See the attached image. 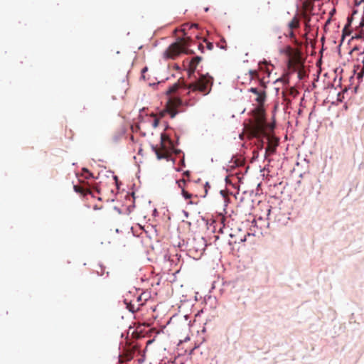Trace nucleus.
Instances as JSON below:
<instances>
[{"instance_id": "31", "label": "nucleus", "mask_w": 364, "mask_h": 364, "mask_svg": "<svg viewBox=\"0 0 364 364\" xmlns=\"http://www.w3.org/2000/svg\"><path fill=\"white\" fill-rule=\"evenodd\" d=\"M197 26H198V25H197V24H193V25L191 26V28H192V27H197Z\"/></svg>"}, {"instance_id": "9", "label": "nucleus", "mask_w": 364, "mask_h": 364, "mask_svg": "<svg viewBox=\"0 0 364 364\" xmlns=\"http://www.w3.org/2000/svg\"><path fill=\"white\" fill-rule=\"evenodd\" d=\"M202 60V58L200 56L194 57L191 59V60L189 62L188 65V73L189 75H191L194 73L196 71V69L199 64V63Z\"/></svg>"}, {"instance_id": "26", "label": "nucleus", "mask_w": 364, "mask_h": 364, "mask_svg": "<svg viewBox=\"0 0 364 364\" xmlns=\"http://www.w3.org/2000/svg\"><path fill=\"white\" fill-rule=\"evenodd\" d=\"M289 37L290 38H295V35H294V33L293 32L292 30H291L290 33H289Z\"/></svg>"}, {"instance_id": "16", "label": "nucleus", "mask_w": 364, "mask_h": 364, "mask_svg": "<svg viewBox=\"0 0 364 364\" xmlns=\"http://www.w3.org/2000/svg\"><path fill=\"white\" fill-rule=\"evenodd\" d=\"M176 183L178 184V187L182 189V188H185V185L186 183V181L184 178L180 179L178 181H176Z\"/></svg>"}, {"instance_id": "7", "label": "nucleus", "mask_w": 364, "mask_h": 364, "mask_svg": "<svg viewBox=\"0 0 364 364\" xmlns=\"http://www.w3.org/2000/svg\"><path fill=\"white\" fill-rule=\"evenodd\" d=\"M182 104L179 97H170L166 105V111L170 114L171 118L175 117L178 113L177 108Z\"/></svg>"}, {"instance_id": "32", "label": "nucleus", "mask_w": 364, "mask_h": 364, "mask_svg": "<svg viewBox=\"0 0 364 364\" xmlns=\"http://www.w3.org/2000/svg\"><path fill=\"white\" fill-rule=\"evenodd\" d=\"M181 164H184V159L181 160Z\"/></svg>"}, {"instance_id": "6", "label": "nucleus", "mask_w": 364, "mask_h": 364, "mask_svg": "<svg viewBox=\"0 0 364 364\" xmlns=\"http://www.w3.org/2000/svg\"><path fill=\"white\" fill-rule=\"evenodd\" d=\"M173 147L171 139L165 134L161 136L160 147H153L154 151L159 159H168L171 155V150Z\"/></svg>"}, {"instance_id": "13", "label": "nucleus", "mask_w": 364, "mask_h": 364, "mask_svg": "<svg viewBox=\"0 0 364 364\" xmlns=\"http://www.w3.org/2000/svg\"><path fill=\"white\" fill-rule=\"evenodd\" d=\"M179 84L176 83L173 85L171 87H169V89L167 91V94L171 95L172 93H174L176 92V90L179 88Z\"/></svg>"}, {"instance_id": "4", "label": "nucleus", "mask_w": 364, "mask_h": 364, "mask_svg": "<svg viewBox=\"0 0 364 364\" xmlns=\"http://www.w3.org/2000/svg\"><path fill=\"white\" fill-rule=\"evenodd\" d=\"M190 38H181L178 42H176L171 44L164 52V55L166 58L174 59L178 56L181 53L188 52L186 50V48L188 46V43Z\"/></svg>"}, {"instance_id": "19", "label": "nucleus", "mask_w": 364, "mask_h": 364, "mask_svg": "<svg viewBox=\"0 0 364 364\" xmlns=\"http://www.w3.org/2000/svg\"><path fill=\"white\" fill-rule=\"evenodd\" d=\"M249 90H250V92L256 95V94H257V92H259V90L256 87H251Z\"/></svg>"}, {"instance_id": "14", "label": "nucleus", "mask_w": 364, "mask_h": 364, "mask_svg": "<svg viewBox=\"0 0 364 364\" xmlns=\"http://www.w3.org/2000/svg\"><path fill=\"white\" fill-rule=\"evenodd\" d=\"M296 72L298 73V77L299 79H303L306 75L305 70H304V66L296 70Z\"/></svg>"}, {"instance_id": "22", "label": "nucleus", "mask_w": 364, "mask_h": 364, "mask_svg": "<svg viewBox=\"0 0 364 364\" xmlns=\"http://www.w3.org/2000/svg\"><path fill=\"white\" fill-rule=\"evenodd\" d=\"M207 48L208 50H212L213 48V44L212 43H207Z\"/></svg>"}, {"instance_id": "24", "label": "nucleus", "mask_w": 364, "mask_h": 364, "mask_svg": "<svg viewBox=\"0 0 364 364\" xmlns=\"http://www.w3.org/2000/svg\"><path fill=\"white\" fill-rule=\"evenodd\" d=\"M286 95H287V94H286V92H285L284 91H283V92H282V95H283V97H284V100L287 101V103H289V102H290V100H287V99L286 98Z\"/></svg>"}, {"instance_id": "11", "label": "nucleus", "mask_w": 364, "mask_h": 364, "mask_svg": "<svg viewBox=\"0 0 364 364\" xmlns=\"http://www.w3.org/2000/svg\"><path fill=\"white\" fill-rule=\"evenodd\" d=\"M73 188L76 193H77L83 196H87L88 194H92V191H90V188H85L83 186L75 185L73 186Z\"/></svg>"}, {"instance_id": "15", "label": "nucleus", "mask_w": 364, "mask_h": 364, "mask_svg": "<svg viewBox=\"0 0 364 364\" xmlns=\"http://www.w3.org/2000/svg\"><path fill=\"white\" fill-rule=\"evenodd\" d=\"M287 92L289 95L292 96L293 97H296L299 93L298 91L294 87H291L287 90Z\"/></svg>"}, {"instance_id": "3", "label": "nucleus", "mask_w": 364, "mask_h": 364, "mask_svg": "<svg viewBox=\"0 0 364 364\" xmlns=\"http://www.w3.org/2000/svg\"><path fill=\"white\" fill-rule=\"evenodd\" d=\"M259 71L257 70H250L249 74L251 80L257 79L259 81L261 87H267V84L269 82L268 78L270 76L272 70L269 69V66L273 67L272 64H267L266 62L262 64H259Z\"/></svg>"}, {"instance_id": "5", "label": "nucleus", "mask_w": 364, "mask_h": 364, "mask_svg": "<svg viewBox=\"0 0 364 364\" xmlns=\"http://www.w3.org/2000/svg\"><path fill=\"white\" fill-rule=\"evenodd\" d=\"M286 53L289 57L288 59V68L292 71L296 72L298 69L301 68L304 65V61L302 60L301 53L291 47L287 48Z\"/></svg>"}, {"instance_id": "25", "label": "nucleus", "mask_w": 364, "mask_h": 364, "mask_svg": "<svg viewBox=\"0 0 364 364\" xmlns=\"http://www.w3.org/2000/svg\"><path fill=\"white\" fill-rule=\"evenodd\" d=\"M183 176H186V177H189L190 176V171H185L183 173Z\"/></svg>"}, {"instance_id": "27", "label": "nucleus", "mask_w": 364, "mask_h": 364, "mask_svg": "<svg viewBox=\"0 0 364 364\" xmlns=\"http://www.w3.org/2000/svg\"><path fill=\"white\" fill-rule=\"evenodd\" d=\"M362 68H361V73H364V56H363V58L362 60Z\"/></svg>"}, {"instance_id": "23", "label": "nucleus", "mask_w": 364, "mask_h": 364, "mask_svg": "<svg viewBox=\"0 0 364 364\" xmlns=\"http://www.w3.org/2000/svg\"><path fill=\"white\" fill-rule=\"evenodd\" d=\"M147 70H148V68H147L146 67H145V68H144L142 69V70H141V74H142V77H143V78H145V76H144V74L145 73V72H146V71H147Z\"/></svg>"}, {"instance_id": "21", "label": "nucleus", "mask_w": 364, "mask_h": 364, "mask_svg": "<svg viewBox=\"0 0 364 364\" xmlns=\"http://www.w3.org/2000/svg\"><path fill=\"white\" fill-rule=\"evenodd\" d=\"M347 27L346 26L343 30V37H342V40H343L344 37L346 35L348 34V33H347Z\"/></svg>"}, {"instance_id": "2", "label": "nucleus", "mask_w": 364, "mask_h": 364, "mask_svg": "<svg viewBox=\"0 0 364 364\" xmlns=\"http://www.w3.org/2000/svg\"><path fill=\"white\" fill-rule=\"evenodd\" d=\"M213 84V79L208 75H200L198 80L195 82L184 85L186 89L193 92L198 91L201 92L203 95H206L211 91Z\"/></svg>"}, {"instance_id": "30", "label": "nucleus", "mask_w": 364, "mask_h": 364, "mask_svg": "<svg viewBox=\"0 0 364 364\" xmlns=\"http://www.w3.org/2000/svg\"><path fill=\"white\" fill-rule=\"evenodd\" d=\"M198 48H199L200 50L203 49V46L202 44H200V45L198 46Z\"/></svg>"}, {"instance_id": "18", "label": "nucleus", "mask_w": 364, "mask_h": 364, "mask_svg": "<svg viewBox=\"0 0 364 364\" xmlns=\"http://www.w3.org/2000/svg\"><path fill=\"white\" fill-rule=\"evenodd\" d=\"M82 171H83L84 173H87V175H85V178L86 179H88V178H91V177H93L92 173H90V172L87 168H82Z\"/></svg>"}, {"instance_id": "33", "label": "nucleus", "mask_w": 364, "mask_h": 364, "mask_svg": "<svg viewBox=\"0 0 364 364\" xmlns=\"http://www.w3.org/2000/svg\"><path fill=\"white\" fill-rule=\"evenodd\" d=\"M363 53H364V51H363Z\"/></svg>"}, {"instance_id": "12", "label": "nucleus", "mask_w": 364, "mask_h": 364, "mask_svg": "<svg viewBox=\"0 0 364 364\" xmlns=\"http://www.w3.org/2000/svg\"><path fill=\"white\" fill-rule=\"evenodd\" d=\"M289 28L291 30H293L294 28H297L299 27V19L297 16H294L291 21L288 24Z\"/></svg>"}, {"instance_id": "28", "label": "nucleus", "mask_w": 364, "mask_h": 364, "mask_svg": "<svg viewBox=\"0 0 364 364\" xmlns=\"http://www.w3.org/2000/svg\"><path fill=\"white\" fill-rule=\"evenodd\" d=\"M360 27L361 28L362 31H364V21L360 22Z\"/></svg>"}, {"instance_id": "17", "label": "nucleus", "mask_w": 364, "mask_h": 364, "mask_svg": "<svg viewBox=\"0 0 364 364\" xmlns=\"http://www.w3.org/2000/svg\"><path fill=\"white\" fill-rule=\"evenodd\" d=\"M181 193H182L183 196L186 199H190L192 197V194H191L188 191H186L184 188H182Z\"/></svg>"}, {"instance_id": "20", "label": "nucleus", "mask_w": 364, "mask_h": 364, "mask_svg": "<svg viewBox=\"0 0 364 364\" xmlns=\"http://www.w3.org/2000/svg\"><path fill=\"white\" fill-rule=\"evenodd\" d=\"M364 38V33H360L359 34H355V36L353 37V38Z\"/></svg>"}, {"instance_id": "10", "label": "nucleus", "mask_w": 364, "mask_h": 364, "mask_svg": "<svg viewBox=\"0 0 364 364\" xmlns=\"http://www.w3.org/2000/svg\"><path fill=\"white\" fill-rule=\"evenodd\" d=\"M262 89H259V92H257V94H256V98H255V100L257 101V102L258 103L259 105L262 106L264 101H265V99H266V92H265V89L264 87H262Z\"/></svg>"}, {"instance_id": "8", "label": "nucleus", "mask_w": 364, "mask_h": 364, "mask_svg": "<svg viewBox=\"0 0 364 364\" xmlns=\"http://www.w3.org/2000/svg\"><path fill=\"white\" fill-rule=\"evenodd\" d=\"M143 296L144 294H141L140 296H139L136 299V302L134 303H133L132 301L127 303V300H125L127 308L129 309V311H132L133 313L139 310L140 306L144 304V301H146L147 299L145 298L143 299Z\"/></svg>"}, {"instance_id": "1", "label": "nucleus", "mask_w": 364, "mask_h": 364, "mask_svg": "<svg viewBox=\"0 0 364 364\" xmlns=\"http://www.w3.org/2000/svg\"><path fill=\"white\" fill-rule=\"evenodd\" d=\"M266 122L262 110L256 109L254 112V119L249 125L248 129L255 137L264 136L267 139V146L265 149V159L276 151L278 146V139L266 133Z\"/></svg>"}, {"instance_id": "29", "label": "nucleus", "mask_w": 364, "mask_h": 364, "mask_svg": "<svg viewBox=\"0 0 364 364\" xmlns=\"http://www.w3.org/2000/svg\"><path fill=\"white\" fill-rule=\"evenodd\" d=\"M309 21H310V18H306V21H305V25H306V26H308V23H309Z\"/></svg>"}]
</instances>
